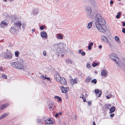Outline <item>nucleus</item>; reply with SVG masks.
Here are the masks:
<instances>
[{
  "mask_svg": "<svg viewBox=\"0 0 125 125\" xmlns=\"http://www.w3.org/2000/svg\"><path fill=\"white\" fill-rule=\"evenodd\" d=\"M95 19L96 27L98 30L100 32L104 33L105 32V30L103 26L105 24V20L100 14L96 15Z\"/></svg>",
  "mask_w": 125,
  "mask_h": 125,
  "instance_id": "f257e3e1",
  "label": "nucleus"
},
{
  "mask_svg": "<svg viewBox=\"0 0 125 125\" xmlns=\"http://www.w3.org/2000/svg\"><path fill=\"white\" fill-rule=\"evenodd\" d=\"M22 60L21 59L20 62H12L11 63V65L13 67H15L18 69H24L25 67L24 64V61L23 62Z\"/></svg>",
  "mask_w": 125,
  "mask_h": 125,
  "instance_id": "f03ea898",
  "label": "nucleus"
},
{
  "mask_svg": "<svg viewBox=\"0 0 125 125\" xmlns=\"http://www.w3.org/2000/svg\"><path fill=\"white\" fill-rule=\"evenodd\" d=\"M14 25L15 27L17 28V29L19 30L21 28V27L22 25L21 21H18L14 22Z\"/></svg>",
  "mask_w": 125,
  "mask_h": 125,
  "instance_id": "7ed1b4c3",
  "label": "nucleus"
},
{
  "mask_svg": "<svg viewBox=\"0 0 125 125\" xmlns=\"http://www.w3.org/2000/svg\"><path fill=\"white\" fill-rule=\"evenodd\" d=\"M61 89L62 92L63 93H65L69 90V88L67 87H64L63 86H61L60 87Z\"/></svg>",
  "mask_w": 125,
  "mask_h": 125,
  "instance_id": "20e7f679",
  "label": "nucleus"
},
{
  "mask_svg": "<svg viewBox=\"0 0 125 125\" xmlns=\"http://www.w3.org/2000/svg\"><path fill=\"white\" fill-rule=\"evenodd\" d=\"M59 82L62 84L64 85L66 83V81L64 78L60 77V81Z\"/></svg>",
  "mask_w": 125,
  "mask_h": 125,
  "instance_id": "39448f33",
  "label": "nucleus"
},
{
  "mask_svg": "<svg viewBox=\"0 0 125 125\" xmlns=\"http://www.w3.org/2000/svg\"><path fill=\"white\" fill-rule=\"evenodd\" d=\"M110 58L114 61H115L116 60V59L117 58V55L114 53L111 54L110 56Z\"/></svg>",
  "mask_w": 125,
  "mask_h": 125,
  "instance_id": "423d86ee",
  "label": "nucleus"
},
{
  "mask_svg": "<svg viewBox=\"0 0 125 125\" xmlns=\"http://www.w3.org/2000/svg\"><path fill=\"white\" fill-rule=\"evenodd\" d=\"M12 53H10V52H8L6 53L4 56L5 58L10 59L12 57Z\"/></svg>",
  "mask_w": 125,
  "mask_h": 125,
  "instance_id": "0eeeda50",
  "label": "nucleus"
},
{
  "mask_svg": "<svg viewBox=\"0 0 125 125\" xmlns=\"http://www.w3.org/2000/svg\"><path fill=\"white\" fill-rule=\"evenodd\" d=\"M9 105V104L8 103H6L3 104L1 105L0 106V109L1 110H3L7 107Z\"/></svg>",
  "mask_w": 125,
  "mask_h": 125,
  "instance_id": "6e6552de",
  "label": "nucleus"
},
{
  "mask_svg": "<svg viewBox=\"0 0 125 125\" xmlns=\"http://www.w3.org/2000/svg\"><path fill=\"white\" fill-rule=\"evenodd\" d=\"M94 92H95V94H98V93H99V95L98 96V97H100L102 93V91H100L99 89H97L95 90H94Z\"/></svg>",
  "mask_w": 125,
  "mask_h": 125,
  "instance_id": "1a4fd4ad",
  "label": "nucleus"
},
{
  "mask_svg": "<svg viewBox=\"0 0 125 125\" xmlns=\"http://www.w3.org/2000/svg\"><path fill=\"white\" fill-rule=\"evenodd\" d=\"M107 72L106 70L105 69L103 70L102 71L101 74L102 76H106L107 75Z\"/></svg>",
  "mask_w": 125,
  "mask_h": 125,
  "instance_id": "9d476101",
  "label": "nucleus"
},
{
  "mask_svg": "<svg viewBox=\"0 0 125 125\" xmlns=\"http://www.w3.org/2000/svg\"><path fill=\"white\" fill-rule=\"evenodd\" d=\"M86 9L88 15H90L91 12V10L90 7H87L86 8Z\"/></svg>",
  "mask_w": 125,
  "mask_h": 125,
  "instance_id": "9b49d317",
  "label": "nucleus"
},
{
  "mask_svg": "<svg viewBox=\"0 0 125 125\" xmlns=\"http://www.w3.org/2000/svg\"><path fill=\"white\" fill-rule=\"evenodd\" d=\"M40 34L42 37L45 38H47V35L46 32L45 31H42L41 32Z\"/></svg>",
  "mask_w": 125,
  "mask_h": 125,
  "instance_id": "f8f14e48",
  "label": "nucleus"
},
{
  "mask_svg": "<svg viewBox=\"0 0 125 125\" xmlns=\"http://www.w3.org/2000/svg\"><path fill=\"white\" fill-rule=\"evenodd\" d=\"M7 25V24L6 22H3L2 21L1 24H0V26L1 27L4 28V27Z\"/></svg>",
  "mask_w": 125,
  "mask_h": 125,
  "instance_id": "ddd939ff",
  "label": "nucleus"
},
{
  "mask_svg": "<svg viewBox=\"0 0 125 125\" xmlns=\"http://www.w3.org/2000/svg\"><path fill=\"white\" fill-rule=\"evenodd\" d=\"M9 114L8 113H4L0 117V120L2 119L5 117H6L9 115Z\"/></svg>",
  "mask_w": 125,
  "mask_h": 125,
  "instance_id": "4468645a",
  "label": "nucleus"
},
{
  "mask_svg": "<svg viewBox=\"0 0 125 125\" xmlns=\"http://www.w3.org/2000/svg\"><path fill=\"white\" fill-rule=\"evenodd\" d=\"M91 80L90 77L88 76L85 79V82L86 83H88L90 82Z\"/></svg>",
  "mask_w": 125,
  "mask_h": 125,
  "instance_id": "2eb2a0df",
  "label": "nucleus"
},
{
  "mask_svg": "<svg viewBox=\"0 0 125 125\" xmlns=\"http://www.w3.org/2000/svg\"><path fill=\"white\" fill-rule=\"evenodd\" d=\"M18 18L17 17H16L15 15H13L11 17V19L12 21H14L16 20H17Z\"/></svg>",
  "mask_w": 125,
  "mask_h": 125,
  "instance_id": "dca6fc26",
  "label": "nucleus"
},
{
  "mask_svg": "<svg viewBox=\"0 0 125 125\" xmlns=\"http://www.w3.org/2000/svg\"><path fill=\"white\" fill-rule=\"evenodd\" d=\"M115 110V106H113L111 108H110L109 109L110 111V113H111L114 112Z\"/></svg>",
  "mask_w": 125,
  "mask_h": 125,
  "instance_id": "f3484780",
  "label": "nucleus"
},
{
  "mask_svg": "<svg viewBox=\"0 0 125 125\" xmlns=\"http://www.w3.org/2000/svg\"><path fill=\"white\" fill-rule=\"evenodd\" d=\"M39 13L38 9H35L33 10V14L34 15H36Z\"/></svg>",
  "mask_w": 125,
  "mask_h": 125,
  "instance_id": "a211bd4d",
  "label": "nucleus"
},
{
  "mask_svg": "<svg viewBox=\"0 0 125 125\" xmlns=\"http://www.w3.org/2000/svg\"><path fill=\"white\" fill-rule=\"evenodd\" d=\"M78 52L81 54L82 56H84L85 54V52L83 51H82L81 50H79L78 51Z\"/></svg>",
  "mask_w": 125,
  "mask_h": 125,
  "instance_id": "6ab92c4d",
  "label": "nucleus"
},
{
  "mask_svg": "<svg viewBox=\"0 0 125 125\" xmlns=\"http://www.w3.org/2000/svg\"><path fill=\"white\" fill-rule=\"evenodd\" d=\"M41 77L44 80H45L46 79L48 81L50 80V78H49L48 77H44V75H42L41 76Z\"/></svg>",
  "mask_w": 125,
  "mask_h": 125,
  "instance_id": "aec40b11",
  "label": "nucleus"
},
{
  "mask_svg": "<svg viewBox=\"0 0 125 125\" xmlns=\"http://www.w3.org/2000/svg\"><path fill=\"white\" fill-rule=\"evenodd\" d=\"M15 31V29L14 27H11L10 29V31L12 33H13Z\"/></svg>",
  "mask_w": 125,
  "mask_h": 125,
  "instance_id": "412c9836",
  "label": "nucleus"
},
{
  "mask_svg": "<svg viewBox=\"0 0 125 125\" xmlns=\"http://www.w3.org/2000/svg\"><path fill=\"white\" fill-rule=\"evenodd\" d=\"M56 37L57 39H62L63 38V37L60 34H57Z\"/></svg>",
  "mask_w": 125,
  "mask_h": 125,
  "instance_id": "4be33fe9",
  "label": "nucleus"
},
{
  "mask_svg": "<svg viewBox=\"0 0 125 125\" xmlns=\"http://www.w3.org/2000/svg\"><path fill=\"white\" fill-rule=\"evenodd\" d=\"M92 23L93 22L92 21H91L88 24L87 28L88 29H90L92 27Z\"/></svg>",
  "mask_w": 125,
  "mask_h": 125,
  "instance_id": "5701e85b",
  "label": "nucleus"
},
{
  "mask_svg": "<svg viewBox=\"0 0 125 125\" xmlns=\"http://www.w3.org/2000/svg\"><path fill=\"white\" fill-rule=\"evenodd\" d=\"M102 38L104 42H106L108 40L107 38L105 36H102Z\"/></svg>",
  "mask_w": 125,
  "mask_h": 125,
  "instance_id": "b1692460",
  "label": "nucleus"
},
{
  "mask_svg": "<svg viewBox=\"0 0 125 125\" xmlns=\"http://www.w3.org/2000/svg\"><path fill=\"white\" fill-rule=\"evenodd\" d=\"M66 61L68 63L71 64L73 62V61L71 59H66Z\"/></svg>",
  "mask_w": 125,
  "mask_h": 125,
  "instance_id": "393cba45",
  "label": "nucleus"
},
{
  "mask_svg": "<svg viewBox=\"0 0 125 125\" xmlns=\"http://www.w3.org/2000/svg\"><path fill=\"white\" fill-rule=\"evenodd\" d=\"M44 122L46 124H53L52 122H49L48 120H45Z\"/></svg>",
  "mask_w": 125,
  "mask_h": 125,
  "instance_id": "a878e982",
  "label": "nucleus"
},
{
  "mask_svg": "<svg viewBox=\"0 0 125 125\" xmlns=\"http://www.w3.org/2000/svg\"><path fill=\"white\" fill-rule=\"evenodd\" d=\"M115 40L117 41V42H118L119 43L120 42L119 40V37L117 36H116L115 37Z\"/></svg>",
  "mask_w": 125,
  "mask_h": 125,
  "instance_id": "bb28decb",
  "label": "nucleus"
},
{
  "mask_svg": "<svg viewBox=\"0 0 125 125\" xmlns=\"http://www.w3.org/2000/svg\"><path fill=\"white\" fill-rule=\"evenodd\" d=\"M60 76L58 75V76H56L55 79L56 81L59 82L60 81Z\"/></svg>",
  "mask_w": 125,
  "mask_h": 125,
  "instance_id": "cd10ccee",
  "label": "nucleus"
},
{
  "mask_svg": "<svg viewBox=\"0 0 125 125\" xmlns=\"http://www.w3.org/2000/svg\"><path fill=\"white\" fill-rule=\"evenodd\" d=\"M15 56L16 57H18L19 56V51H17L15 52Z\"/></svg>",
  "mask_w": 125,
  "mask_h": 125,
  "instance_id": "c85d7f7f",
  "label": "nucleus"
},
{
  "mask_svg": "<svg viewBox=\"0 0 125 125\" xmlns=\"http://www.w3.org/2000/svg\"><path fill=\"white\" fill-rule=\"evenodd\" d=\"M91 82L92 83H94L95 84L97 83V81L96 79H94L92 80L91 81Z\"/></svg>",
  "mask_w": 125,
  "mask_h": 125,
  "instance_id": "c756f323",
  "label": "nucleus"
},
{
  "mask_svg": "<svg viewBox=\"0 0 125 125\" xmlns=\"http://www.w3.org/2000/svg\"><path fill=\"white\" fill-rule=\"evenodd\" d=\"M99 64L98 63H94L92 64V66L93 67H95L97 65H98Z\"/></svg>",
  "mask_w": 125,
  "mask_h": 125,
  "instance_id": "7c9ffc66",
  "label": "nucleus"
},
{
  "mask_svg": "<svg viewBox=\"0 0 125 125\" xmlns=\"http://www.w3.org/2000/svg\"><path fill=\"white\" fill-rule=\"evenodd\" d=\"M86 67L87 68L89 69H90V68L91 67L89 63L88 62L86 64Z\"/></svg>",
  "mask_w": 125,
  "mask_h": 125,
  "instance_id": "2f4dec72",
  "label": "nucleus"
},
{
  "mask_svg": "<svg viewBox=\"0 0 125 125\" xmlns=\"http://www.w3.org/2000/svg\"><path fill=\"white\" fill-rule=\"evenodd\" d=\"M72 81L73 82V83H77V80L76 79H75L74 80H73Z\"/></svg>",
  "mask_w": 125,
  "mask_h": 125,
  "instance_id": "473e14b6",
  "label": "nucleus"
},
{
  "mask_svg": "<svg viewBox=\"0 0 125 125\" xmlns=\"http://www.w3.org/2000/svg\"><path fill=\"white\" fill-rule=\"evenodd\" d=\"M53 103H51V105L49 106V108L51 109L52 108V107H53Z\"/></svg>",
  "mask_w": 125,
  "mask_h": 125,
  "instance_id": "72a5a7b5",
  "label": "nucleus"
},
{
  "mask_svg": "<svg viewBox=\"0 0 125 125\" xmlns=\"http://www.w3.org/2000/svg\"><path fill=\"white\" fill-rule=\"evenodd\" d=\"M2 76L3 78H4L5 79H6L7 78V76L4 74H2Z\"/></svg>",
  "mask_w": 125,
  "mask_h": 125,
  "instance_id": "f704fd0d",
  "label": "nucleus"
},
{
  "mask_svg": "<svg viewBox=\"0 0 125 125\" xmlns=\"http://www.w3.org/2000/svg\"><path fill=\"white\" fill-rule=\"evenodd\" d=\"M58 98H58V99H57L58 100L57 101L59 102H60L62 101V99L61 97H60L59 96V97H58Z\"/></svg>",
  "mask_w": 125,
  "mask_h": 125,
  "instance_id": "c9c22d12",
  "label": "nucleus"
},
{
  "mask_svg": "<svg viewBox=\"0 0 125 125\" xmlns=\"http://www.w3.org/2000/svg\"><path fill=\"white\" fill-rule=\"evenodd\" d=\"M104 108L106 109H109L108 106L106 105H104Z\"/></svg>",
  "mask_w": 125,
  "mask_h": 125,
  "instance_id": "e433bc0d",
  "label": "nucleus"
},
{
  "mask_svg": "<svg viewBox=\"0 0 125 125\" xmlns=\"http://www.w3.org/2000/svg\"><path fill=\"white\" fill-rule=\"evenodd\" d=\"M44 28L43 26H41L40 27V29L41 30H42L44 29Z\"/></svg>",
  "mask_w": 125,
  "mask_h": 125,
  "instance_id": "4c0bfd02",
  "label": "nucleus"
},
{
  "mask_svg": "<svg viewBox=\"0 0 125 125\" xmlns=\"http://www.w3.org/2000/svg\"><path fill=\"white\" fill-rule=\"evenodd\" d=\"M122 31L125 34V28L122 29Z\"/></svg>",
  "mask_w": 125,
  "mask_h": 125,
  "instance_id": "58836bf2",
  "label": "nucleus"
},
{
  "mask_svg": "<svg viewBox=\"0 0 125 125\" xmlns=\"http://www.w3.org/2000/svg\"><path fill=\"white\" fill-rule=\"evenodd\" d=\"M43 54L44 56H46V52L45 51H43Z\"/></svg>",
  "mask_w": 125,
  "mask_h": 125,
  "instance_id": "ea45409f",
  "label": "nucleus"
},
{
  "mask_svg": "<svg viewBox=\"0 0 125 125\" xmlns=\"http://www.w3.org/2000/svg\"><path fill=\"white\" fill-rule=\"evenodd\" d=\"M115 114H112L110 115V116L111 117H113L114 116Z\"/></svg>",
  "mask_w": 125,
  "mask_h": 125,
  "instance_id": "a19ab883",
  "label": "nucleus"
},
{
  "mask_svg": "<svg viewBox=\"0 0 125 125\" xmlns=\"http://www.w3.org/2000/svg\"><path fill=\"white\" fill-rule=\"evenodd\" d=\"M38 121L39 123H41L42 122V120L40 119H38Z\"/></svg>",
  "mask_w": 125,
  "mask_h": 125,
  "instance_id": "79ce46f5",
  "label": "nucleus"
},
{
  "mask_svg": "<svg viewBox=\"0 0 125 125\" xmlns=\"http://www.w3.org/2000/svg\"><path fill=\"white\" fill-rule=\"evenodd\" d=\"M88 48L89 50H91L92 48V47L90 45H88Z\"/></svg>",
  "mask_w": 125,
  "mask_h": 125,
  "instance_id": "37998d69",
  "label": "nucleus"
},
{
  "mask_svg": "<svg viewBox=\"0 0 125 125\" xmlns=\"http://www.w3.org/2000/svg\"><path fill=\"white\" fill-rule=\"evenodd\" d=\"M105 97L107 99H109L111 97V96L109 97L108 96H107V95H106L105 96Z\"/></svg>",
  "mask_w": 125,
  "mask_h": 125,
  "instance_id": "c03bdc74",
  "label": "nucleus"
},
{
  "mask_svg": "<svg viewBox=\"0 0 125 125\" xmlns=\"http://www.w3.org/2000/svg\"><path fill=\"white\" fill-rule=\"evenodd\" d=\"M83 101L84 102H86V99H85V98H83Z\"/></svg>",
  "mask_w": 125,
  "mask_h": 125,
  "instance_id": "a18cd8bd",
  "label": "nucleus"
},
{
  "mask_svg": "<svg viewBox=\"0 0 125 125\" xmlns=\"http://www.w3.org/2000/svg\"><path fill=\"white\" fill-rule=\"evenodd\" d=\"M25 26V25L23 23H22V28H23L24 29V27Z\"/></svg>",
  "mask_w": 125,
  "mask_h": 125,
  "instance_id": "49530a36",
  "label": "nucleus"
},
{
  "mask_svg": "<svg viewBox=\"0 0 125 125\" xmlns=\"http://www.w3.org/2000/svg\"><path fill=\"white\" fill-rule=\"evenodd\" d=\"M93 45V43L92 42H91L90 43V44L89 45H90L91 46H92Z\"/></svg>",
  "mask_w": 125,
  "mask_h": 125,
  "instance_id": "de8ad7c7",
  "label": "nucleus"
},
{
  "mask_svg": "<svg viewBox=\"0 0 125 125\" xmlns=\"http://www.w3.org/2000/svg\"><path fill=\"white\" fill-rule=\"evenodd\" d=\"M54 97L55 99H58L59 98L58 97H59V96H55Z\"/></svg>",
  "mask_w": 125,
  "mask_h": 125,
  "instance_id": "09e8293b",
  "label": "nucleus"
},
{
  "mask_svg": "<svg viewBox=\"0 0 125 125\" xmlns=\"http://www.w3.org/2000/svg\"><path fill=\"white\" fill-rule=\"evenodd\" d=\"M110 3L111 4V5L112 4H113V1L112 0H111L110 1Z\"/></svg>",
  "mask_w": 125,
  "mask_h": 125,
  "instance_id": "8fccbe9b",
  "label": "nucleus"
},
{
  "mask_svg": "<svg viewBox=\"0 0 125 125\" xmlns=\"http://www.w3.org/2000/svg\"><path fill=\"white\" fill-rule=\"evenodd\" d=\"M58 116V114H56L55 115V117H57Z\"/></svg>",
  "mask_w": 125,
  "mask_h": 125,
  "instance_id": "3c124183",
  "label": "nucleus"
},
{
  "mask_svg": "<svg viewBox=\"0 0 125 125\" xmlns=\"http://www.w3.org/2000/svg\"><path fill=\"white\" fill-rule=\"evenodd\" d=\"M83 96H84V95L83 94H82V96H80V97L81 98H82V99L84 98L83 97Z\"/></svg>",
  "mask_w": 125,
  "mask_h": 125,
  "instance_id": "603ef678",
  "label": "nucleus"
},
{
  "mask_svg": "<svg viewBox=\"0 0 125 125\" xmlns=\"http://www.w3.org/2000/svg\"><path fill=\"white\" fill-rule=\"evenodd\" d=\"M122 26H125V22H123V23Z\"/></svg>",
  "mask_w": 125,
  "mask_h": 125,
  "instance_id": "864d4df0",
  "label": "nucleus"
},
{
  "mask_svg": "<svg viewBox=\"0 0 125 125\" xmlns=\"http://www.w3.org/2000/svg\"><path fill=\"white\" fill-rule=\"evenodd\" d=\"M116 18L117 19H119L120 18V16L119 15H117L116 16Z\"/></svg>",
  "mask_w": 125,
  "mask_h": 125,
  "instance_id": "5fc2aeb1",
  "label": "nucleus"
},
{
  "mask_svg": "<svg viewBox=\"0 0 125 125\" xmlns=\"http://www.w3.org/2000/svg\"><path fill=\"white\" fill-rule=\"evenodd\" d=\"M48 120L49 121V122H52L51 120V119L50 118H49V120Z\"/></svg>",
  "mask_w": 125,
  "mask_h": 125,
  "instance_id": "6e6d98bb",
  "label": "nucleus"
},
{
  "mask_svg": "<svg viewBox=\"0 0 125 125\" xmlns=\"http://www.w3.org/2000/svg\"><path fill=\"white\" fill-rule=\"evenodd\" d=\"M99 48L100 49H101L102 48V46L101 45H99Z\"/></svg>",
  "mask_w": 125,
  "mask_h": 125,
  "instance_id": "4d7b16f0",
  "label": "nucleus"
},
{
  "mask_svg": "<svg viewBox=\"0 0 125 125\" xmlns=\"http://www.w3.org/2000/svg\"><path fill=\"white\" fill-rule=\"evenodd\" d=\"M88 104L89 105H90L91 104V102H88Z\"/></svg>",
  "mask_w": 125,
  "mask_h": 125,
  "instance_id": "13d9d810",
  "label": "nucleus"
},
{
  "mask_svg": "<svg viewBox=\"0 0 125 125\" xmlns=\"http://www.w3.org/2000/svg\"><path fill=\"white\" fill-rule=\"evenodd\" d=\"M0 71H3L2 68H1V67H0Z\"/></svg>",
  "mask_w": 125,
  "mask_h": 125,
  "instance_id": "bf43d9fd",
  "label": "nucleus"
},
{
  "mask_svg": "<svg viewBox=\"0 0 125 125\" xmlns=\"http://www.w3.org/2000/svg\"><path fill=\"white\" fill-rule=\"evenodd\" d=\"M121 14V13L119 12L118 13V15L119 16Z\"/></svg>",
  "mask_w": 125,
  "mask_h": 125,
  "instance_id": "052dcab7",
  "label": "nucleus"
},
{
  "mask_svg": "<svg viewBox=\"0 0 125 125\" xmlns=\"http://www.w3.org/2000/svg\"><path fill=\"white\" fill-rule=\"evenodd\" d=\"M35 29H33L31 31L32 32H35Z\"/></svg>",
  "mask_w": 125,
  "mask_h": 125,
  "instance_id": "680f3d73",
  "label": "nucleus"
},
{
  "mask_svg": "<svg viewBox=\"0 0 125 125\" xmlns=\"http://www.w3.org/2000/svg\"><path fill=\"white\" fill-rule=\"evenodd\" d=\"M93 125H96L94 121L93 122Z\"/></svg>",
  "mask_w": 125,
  "mask_h": 125,
  "instance_id": "e2e57ef3",
  "label": "nucleus"
},
{
  "mask_svg": "<svg viewBox=\"0 0 125 125\" xmlns=\"http://www.w3.org/2000/svg\"><path fill=\"white\" fill-rule=\"evenodd\" d=\"M58 114V115H61L62 114V113L61 112H59Z\"/></svg>",
  "mask_w": 125,
  "mask_h": 125,
  "instance_id": "0e129e2a",
  "label": "nucleus"
},
{
  "mask_svg": "<svg viewBox=\"0 0 125 125\" xmlns=\"http://www.w3.org/2000/svg\"><path fill=\"white\" fill-rule=\"evenodd\" d=\"M112 95H111V94H110L108 96H109V97L111 96L112 97Z\"/></svg>",
  "mask_w": 125,
  "mask_h": 125,
  "instance_id": "69168bd1",
  "label": "nucleus"
},
{
  "mask_svg": "<svg viewBox=\"0 0 125 125\" xmlns=\"http://www.w3.org/2000/svg\"><path fill=\"white\" fill-rule=\"evenodd\" d=\"M115 63L116 64H118V63L116 61H115Z\"/></svg>",
  "mask_w": 125,
  "mask_h": 125,
  "instance_id": "338daca9",
  "label": "nucleus"
},
{
  "mask_svg": "<svg viewBox=\"0 0 125 125\" xmlns=\"http://www.w3.org/2000/svg\"><path fill=\"white\" fill-rule=\"evenodd\" d=\"M5 0V1L6 2L7 1V0Z\"/></svg>",
  "mask_w": 125,
  "mask_h": 125,
  "instance_id": "774afa93",
  "label": "nucleus"
}]
</instances>
